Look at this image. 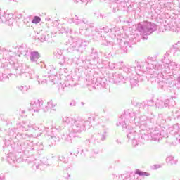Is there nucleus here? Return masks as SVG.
Returning <instances> with one entry per match:
<instances>
[{"instance_id":"nucleus-1","label":"nucleus","mask_w":180,"mask_h":180,"mask_svg":"<svg viewBox=\"0 0 180 180\" xmlns=\"http://www.w3.org/2000/svg\"><path fill=\"white\" fill-rule=\"evenodd\" d=\"M41 20V18L39 16H35L32 20V23H34V25H37V23H40V21Z\"/></svg>"},{"instance_id":"nucleus-2","label":"nucleus","mask_w":180,"mask_h":180,"mask_svg":"<svg viewBox=\"0 0 180 180\" xmlns=\"http://www.w3.org/2000/svg\"><path fill=\"white\" fill-rule=\"evenodd\" d=\"M34 57H36V58H39V53L35 52L32 54V60H34Z\"/></svg>"},{"instance_id":"nucleus-3","label":"nucleus","mask_w":180,"mask_h":180,"mask_svg":"<svg viewBox=\"0 0 180 180\" xmlns=\"http://www.w3.org/2000/svg\"><path fill=\"white\" fill-rule=\"evenodd\" d=\"M135 174H136L137 175H140V176H143V172H141L140 170H136L135 172Z\"/></svg>"},{"instance_id":"nucleus-4","label":"nucleus","mask_w":180,"mask_h":180,"mask_svg":"<svg viewBox=\"0 0 180 180\" xmlns=\"http://www.w3.org/2000/svg\"><path fill=\"white\" fill-rule=\"evenodd\" d=\"M150 175V174H148V172H143L142 173V176H148Z\"/></svg>"}]
</instances>
